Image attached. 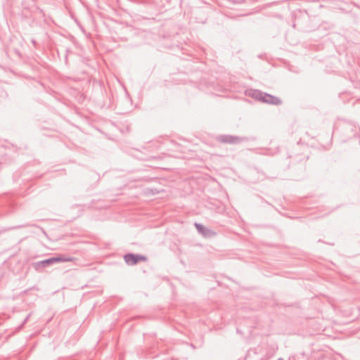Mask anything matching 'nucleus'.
I'll return each instance as SVG.
<instances>
[{
	"label": "nucleus",
	"instance_id": "f257e3e1",
	"mask_svg": "<svg viewBox=\"0 0 360 360\" xmlns=\"http://www.w3.org/2000/svg\"><path fill=\"white\" fill-rule=\"evenodd\" d=\"M247 94L264 103L279 105L282 103L281 100L271 94L263 92L257 89H250L247 91Z\"/></svg>",
	"mask_w": 360,
	"mask_h": 360
},
{
	"label": "nucleus",
	"instance_id": "f03ea898",
	"mask_svg": "<svg viewBox=\"0 0 360 360\" xmlns=\"http://www.w3.org/2000/svg\"><path fill=\"white\" fill-rule=\"evenodd\" d=\"M74 260L75 258L72 257L60 255L58 257H50L42 261L34 262L33 263L32 266L36 271H41L46 267L51 266L55 263L72 262Z\"/></svg>",
	"mask_w": 360,
	"mask_h": 360
},
{
	"label": "nucleus",
	"instance_id": "7ed1b4c3",
	"mask_svg": "<svg viewBox=\"0 0 360 360\" xmlns=\"http://www.w3.org/2000/svg\"><path fill=\"white\" fill-rule=\"evenodd\" d=\"M124 260L127 265H136L139 262H146L148 258L142 255L127 253L124 255Z\"/></svg>",
	"mask_w": 360,
	"mask_h": 360
},
{
	"label": "nucleus",
	"instance_id": "20e7f679",
	"mask_svg": "<svg viewBox=\"0 0 360 360\" xmlns=\"http://www.w3.org/2000/svg\"><path fill=\"white\" fill-rule=\"evenodd\" d=\"M217 140L221 143H229V144H237L242 141L248 140L247 138L240 137L232 135H219L217 136Z\"/></svg>",
	"mask_w": 360,
	"mask_h": 360
},
{
	"label": "nucleus",
	"instance_id": "39448f33",
	"mask_svg": "<svg viewBox=\"0 0 360 360\" xmlns=\"http://www.w3.org/2000/svg\"><path fill=\"white\" fill-rule=\"evenodd\" d=\"M197 231L204 237L211 238L216 236V233L210 229H208L201 224L195 223Z\"/></svg>",
	"mask_w": 360,
	"mask_h": 360
},
{
	"label": "nucleus",
	"instance_id": "423d86ee",
	"mask_svg": "<svg viewBox=\"0 0 360 360\" xmlns=\"http://www.w3.org/2000/svg\"><path fill=\"white\" fill-rule=\"evenodd\" d=\"M30 314L27 315V317L25 319L24 321L22 322V323L21 324V326H20V328H22L23 325L29 320L30 319Z\"/></svg>",
	"mask_w": 360,
	"mask_h": 360
},
{
	"label": "nucleus",
	"instance_id": "0eeeda50",
	"mask_svg": "<svg viewBox=\"0 0 360 360\" xmlns=\"http://www.w3.org/2000/svg\"><path fill=\"white\" fill-rule=\"evenodd\" d=\"M278 360H284L283 358H279Z\"/></svg>",
	"mask_w": 360,
	"mask_h": 360
}]
</instances>
